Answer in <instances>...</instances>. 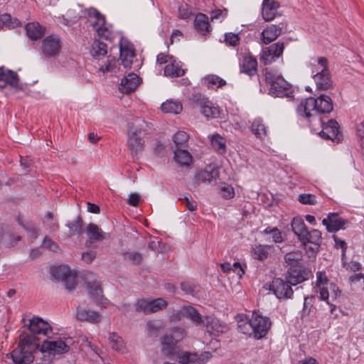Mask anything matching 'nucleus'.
<instances>
[{"label": "nucleus", "mask_w": 364, "mask_h": 364, "mask_svg": "<svg viewBox=\"0 0 364 364\" xmlns=\"http://www.w3.org/2000/svg\"><path fill=\"white\" fill-rule=\"evenodd\" d=\"M333 110V102L330 97L321 95L316 99L309 97L303 100L298 106L297 114L309 122L316 121L323 124L318 113H329Z\"/></svg>", "instance_id": "nucleus-1"}, {"label": "nucleus", "mask_w": 364, "mask_h": 364, "mask_svg": "<svg viewBox=\"0 0 364 364\" xmlns=\"http://www.w3.org/2000/svg\"><path fill=\"white\" fill-rule=\"evenodd\" d=\"M272 326L269 318L259 311H253L251 317L240 316L238 321V331L244 334L252 336L256 339L264 337Z\"/></svg>", "instance_id": "nucleus-2"}, {"label": "nucleus", "mask_w": 364, "mask_h": 364, "mask_svg": "<svg viewBox=\"0 0 364 364\" xmlns=\"http://www.w3.org/2000/svg\"><path fill=\"white\" fill-rule=\"evenodd\" d=\"M38 346L35 339L28 335L20 337L18 347L11 353V358L16 364H29L34 359V354H38Z\"/></svg>", "instance_id": "nucleus-3"}, {"label": "nucleus", "mask_w": 364, "mask_h": 364, "mask_svg": "<svg viewBox=\"0 0 364 364\" xmlns=\"http://www.w3.org/2000/svg\"><path fill=\"white\" fill-rule=\"evenodd\" d=\"M314 289L319 294V299L329 304V299L335 301L341 296V291L338 286L331 282L326 276L325 272H318L316 273V279Z\"/></svg>", "instance_id": "nucleus-4"}, {"label": "nucleus", "mask_w": 364, "mask_h": 364, "mask_svg": "<svg viewBox=\"0 0 364 364\" xmlns=\"http://www.w3.org/2000/svg\"><path fill=\"white\" fill-rule=\"evenodd\" d=\"M87 21L97 33L98 37L106 40H112L113 31L111 26L105 22V16L96 9L90 8L85 11Z\"/></svg>", "instance_id": "nucleus-5"}, {"label": "nucleus", "mask_w": 364, "mask_h": 364, "mask_svg": "<svg viewBox=\"0 0 364 364\" xmlns=\"http://www.w3.org/2000/svg\"><path fill=\"white\" fill-rule=\"evenodd\" d=\"M266 80L270 84L269 95L273 97H293L290 84L284 77L272 71L266 73Z\"/></svg>", "instance_id": "nucleus-6"}, {"label": "nucleus", "mask_w": 364, "mask_h": 364, "mask_svg": "<svg viewBox=\"0 0 364 364\" xmlns=\"http://www.w3.org/2000/svg\"><path fill=\"white\" fill-rule=\"evenodd\" d=\"M304 247L309 257L315 258L320 250L322 243V234L317 229L307 230L298 240Z\"/></svg>", "instance_id": "nucleus-7"}, {"label": "nucleus", "mask_w": 364, "mask_h": 364, "mask_svg": "<svg viewBox=\"0 0 364 364\" xmlns=\"http://www.w3.org/2000/svg\"><path fill=\"white\" fill-rule=\"evenodd\" d=\"M62 46L63 41L58 35H49L41 43V54L46 59L55 58L60 55Z\"/></svg>", "instance_id": "nucleus-8"}, {"label": "nucleus", "mask_w": 364, "mask_h": 364, "mask_svg": "<svg viewBox=\"0 0 364 364\" xmlns=\"http://www.w3.org/2000/svg\"><path fill=\"white\" fill-rule=\"evenodd\" d=\"M144 123L143 120L136 119L129 125L127 144L133 154L142 151L144 148V141L141 137Z\"/></svg>", "instance_id": "nucleus-9"}, {"label": "nucleus", "mask_w": 364, "mask_h": 364, "mask_svg": "<svg viewBox=\"0 0 364 364\" xmlns=\"http://www.w3.org/2000/svg\"><path fill=\"white\" fill-rule=\"evenodd\" d=\"M52 276L56 280H61L65 288L73 290L76 285V272L67 265L54 267L52 270Z\"/></svg>", "instance_id": "nucleus-10"}, {"label": "nucleus", "mask_w": 364, "mask_h": 364, "mask_svg": "<svg viewBox=\"0 0 364 364\" xmlns=\"http://www.w3.org/2000/svg\"><path fill=\"white\" fill-rule=\"evenodd\" d=\"M184 336L183 329L178 328L171 336H164L161 338L162 352L167 356H173L176 353V343Z\"/></svg>", "instance_id": "nucleus-11"}, {"label": "nucleus", "mask_w": 364, "mask_h": 364, "mask_svg": "<svg viewBox=\"0 0 364 364\" xmlns=\"http://www.w3.org/2000/svg\"><path fill=\"white\" fill-rule=\"evenodd\" d=\"M167 301L162 298L155 299H140L136 304V309L149 314L160 311L167 306Z\"/></svg>", "instance_id": "nucleus-12"}, {"label": "nucleus", "mask_w": 364, "mask_h": 364, "mask_svg": "<svg viewBox=\"0 0 364 364\" xmlns=\"http://www.w3.org/2000/svg\"><path fill=\"white\" fill-rule=\"evenodd\" d=\"M269 289L279 299H290L294 294L289 283L280 278H276L272 282Z\"/></svg>", "instance_id": "nucleus-13"}, {"label": "nucleus", "mask_w": 364, "mask_h": 364, "mask_svg": "<svg viewBox=\"0 0 364 364\" xmlns=\"http://www.w3.org/2000/svg\"><path fill=\"white\" fill-rule=\"evenodd\" d=\"M69 349V346L62 340L46 341L42 343L38 351V353H48V355H55L67 353Z\"/></svg>", "instance_id": "nucleus-14"}, {"label": "nucleus", "mask_w": 364, "mask_h": 364, "mask_svg": "<svg viewBox=\"0 0 364 364\" xmlns=\"http://www.w3.org/2000/svg\"><path fill=\"white\" fill-rule=\"evenodd\" d=\"M219 177V169L217 165L210 164L205 168L199 170L195 175V181L198 183H210Z\"/></svg>", "instance_id": "nucleus-15"}, {"label": "nucleus", "mask_w": 364, "mask_h": 364, "mask_svg": "<svg viewBox=\"0 0 364 364\" xmlns=\"http://www.w3.org/2000/svg\"><path fill=\"white\" fill-rule=\"evenodd\" d=\"M284 46L283 43L277 42L264 48L261 53L260 60L264 65H269L283 53Z\"/></svg>", "instance_id": "nucleus-16"}, {"label": "nucleus", "mask_w": 364, "mask_h": 364, "mask_svg": "<svg viewBox=\"0 0 364 364\" xmlns=\"http://www.w3.org/2000/svg\"><path fill=\"white\" fill-rule=\"evenodd\" d=\"M87 288L89 294L92 299L96 302L97 305L101 308H107L111 303L102 295V290L100 283L95 280L93 283L87 282Z\"/></svg>", "instance_id": "nucleus-17"}, {"label": "nucleus", "mask_w": 364, "mask_h": 364, "mask_svg": "<svg viewBox=\"0 0 364 364\" xmlns=\"http://www.w3.org/2000/svg\"><path fill=\"white\" fill-rule=\"evenodd\" d=\"M311 275V272L305 267H292L288 271L287 279L291 286H295L308 280Z\"/></svg>", "instance_id": "nucleus-18"}, {"label": "nucleus", "mask_w": 364, "mask_h": 364, "mask_svg": "<svg viewBox=\"0 0 364 364\" xmlns=\"http://www.w3.org/2000/svg\"><path fill=\"white\" fill-rule=\"evenodd\" d=\"M120 59L124 68H131L135 55L133 45L126 38H122L119 41Z\"/></svg>", "instance_id": "nucleus-19"}, {"label": "nucleus", "mask_w": 364, "mask_h": 364, "mask_svg": "<svg viewBox=\"0 0 364 364\" xmlns=\"http://www.w3.org/2000/svg\"><path fill=\"white\" fill-rule=\"evenodd\" d=\"M196 105L200 114L207 119H214L220 116V107L208 99L198 100Z\"/></svg>", "instance_id": "nucleus-20"}, {"label": "nucleus", "mask_w": 364, "mask_h": 364, "mask_svg": "<svg viewBox=\"0 0 364 364\" xmlns=\"http://www.w3.org/2000/svg\"><path fill=\"white\" fill-rule=\"evenodd\" d=\"M28 328L33 334L43 335L48 337L52 332L50 325L38 316H34L30 320Z\"/></svg>", "instance_id": "nucleus-21"}, {"label": "nucleus", "mask_w": 364, "mask_h": 364, "mask_svg": "<svg viewBox=\"0 0 364 364\" xmlns=\"http://www.w3.org/2000/svg\"><path fill=\"white\" fill-rule=\"evenodd\" d=\"M280 4L277 0H263L261 6V14L265 21H271L278 15Z\"/></svg>", "instance_id": "nucleus-22"}, {"label": "nucleus", "mask_w": 364, "mask_h": 364, "mask_svg": "<svg viewBox=\"0 0 364 364\" xmlns=\"http://www.w3.org/2000/svg\"><path fill=\"white\" fill-rule=\"evenodd\" d=\"M347 221L340 217L337 213H329L327 218H323L322 224L326 227L328 232H335L339 230L344 229Z\"/></svg>", "instance_id": "nucleus-23"}, {"label": "nucleus", "mask_w": 364, "mask_h": 364, "mask_svg": "<svg viewBox=\"0 0 364 364\" xmlns=\"http://www.w3.org/2000/svg\"><path fill=\"white\" fill-rule=\"evenodd\" d=\"M141 82V80L136 74L130 73L122 79L119 90L122 93L129 94L135 90Z\"/></svg>", "instance_id": "nucleus-24"}, {"label": "nucleus", "mask_w": 364, "mask_h": 364, "mask_svg": "<svg viewBox=\"0 0 364 364\" xmlns=\"http://www.w3.org/2000/svg\"><path fill=\"white\" fill-rule=\"evenodd\" d=\"M203 321L207 331L212 336H218L228 330L227 326L215 318L205 317Z\"/></svg>", "instance_id": "nucleus-25"}, {"label": "nucleus", "mask_w": 364, "mask_h": 364, "mask_svg": "<svg viewBox=\"0 0 364 364\" xmlns=\"http://www.w3.org/2000/svg\"><path fill=\"white\" fill-rule=\"evenodd\" d=\"M183 317H188L198 324L204 322L197 310L190 306H183L181 307L178 312L171 316V320H180Z\"/></svg>", "instance_id": "nucleus-26"}, {"label": "nucleus", "mask_w": 364, "mask_h": 364, "mask_svg": "<svg viewBox=\"0 0 364 364\" xmlns=\"http://www.w3.org/2000/svg\"><path fill=\"white\" fill-rule=\"evenodd\" d=\"M339 125L334 119H330L326 124L323 125L322 130L318 133L319 135L326 139H338Z\"/></svg>", "instance_id": "nucleus-27"}, {"label": "nucleus", "mask_w": 364, "mask_h": 364, "mask_svg": "<svg viewBox=\"0 0 364 364\" xmlns=\"http://www.w3.org/2000/svg\"><path fill=\"white\" fill-rule=\"evenodd\" d=\"M18 84V77L16 73L0 68V88L10 85L16 87Z\"/></svg>", "instance_id": "nucleus-28"}, {"label": "nucleus", "mask_w": 364, "mask_h": 364, "mask_svg": "<svg viewBox=\"0 0 364 364\" xmlns=\"http://www.w3.org/2000/svg\"><path fill=\"white\" fill-rule=\"evenodd\" d=\"M76 318L81 321H87L93 323H99L101 316L97 311L78 306L76 311Z\"/></svg>", "instance_id": "nucleus-29"}, {"label": "nucleus", "mask_w": 364, "mask_h": 364, "mask_svg": "<svg viewBox=\"0 0 364 364\" xmlns=\"http://www.w3.org/2000/svg\"><path fill=\"white\" fill-rule=\"evenodd\" d=\"M257 59L249 53L244 55L240 63L241 72L252 76L257 73Z\"/></svg>", "instance_id": "nucleus-30"}, {"label": "nucleus", "mask_w": 364, "mask_h": 364, "mask_svg": "<svg viewBox=\"0 0 364 364\" xmlns=\"http://www.w3.org/2000/svg\"><path fill=\"white\" fill-rule=\"evenodd\" d=\"M313 79L318 90H326L332 87L333 82L329 70L321 73H317L313 75Z\"/></svg>", "instance_id": "nucleus-31"}, {"label": "nucleus", "mask_w": 364, "mask_h": 364, "mask_svg": "<svg viewBox=\"0 0 364 364\" xmlns=\"http://www.w3.org/2000/svg\"><path fill=\"white\" fill-rule=\"evenodd\" d=\"M184 74L185 69L183 68V64L175 59L166 65L164 68V75L170 77H180Z\"/></svg>", "instance_id": "nucleus-32"}, {"label": "nucleus", "mask_w": 364, "mask_h": 364, "mask_svg": "<svg viewBox=\"0 0 364 364\" xmlns=\"http://www.w3.org/2000/svg\"><path fill=\"white\" fill-rule=\"evenodd\" d=\"M175 162L181 167H188L193 162L191 154L185 149H176L173 153Z\"/></svg>", "instance_id": "nucleus-33"}, {"label": "nucleus", "mask_w": 364, "mask_h": 364, "mask_svg": "<svg viewBox=\"0 0 364 364\" xmlns=\"http://www.w3.org/2000/svg\"><path fill=\"white\" fill-rule=\"evenodd\" d=\"M282 28L279 26L271 24L267 26L262 32V41L265 44L274 41L280 34Z\"/></svg>", "instance_id": "nucleus-34"}, {"label": "nucleus", "mask_w": 364, "mask_h": 364, "mask_svg": "<svg viewBox=\"0 0 364 364\" xmlns=\"http://www.w3.org/2000/svg\"><path fill=\"white\" fill-rule=\"evenodd\" d=\"M309 66L311 69L313 75H316L317 73H321L328 70V60L325 57L311 59Z\"/></svg>", "instance_id": "nucleus-35"}, {"label": "nucleus", "mask_w": 364, "mask_h": 364, "mask_svg": "<svg viewBox=\"0 0 364 364\" xmlns=\"http://www.w3.org/2000/svg\"><path fill=\"white\" fill-rule=\"evenodd\" d=\"M27 36L32 40L41 38L45 33V28L38 22H31L26 25Z\"/></svg>", "instance_id": "nucleus-36"}, {"label": "nucleus", "mask_w": 364, "mask_h": 364, "mask_svg": "<svg viewBox=\"0 0 364 364\" xmlns=\"http://www.w3.org/2000/svg\"><path fill=\"white\" fill-rule=\"evenodd\" d=\"M90 53L93 58L100 60L107 53V44L100 41H95L91 46Z\"/></svg>", "instance_id": "nucleus-37"}, {"label": "nucleus", "mask_w": 364, "mask_h": 364, "mask_svg": "<svg viewBox=\"0 0 364 364\" xmlns=\"http://www.w3.org/2000/svg\"><path fill=\"white\" fill-rule=\"evenodd\" d=\"M203 84L209 89H217L226 85V81L216 75H208L202 79Z\"/></svg>", "instance_id": "nucleus-38"}, {"label": "nucleus", "mask_w": 364, "mask_h": 364, "mask_svg": "<svg viewBox=\"0 0 364 364\" xmlns=\"http://www.w3.org/2000/svg\"><path fill=\"white\" fill-rule=\"evenodd\" d=\"M273 250L274 247L272 245H257L253 247L252 254L255 259L264 260L268 257L269 253Z\"/></svg>", "instance_id": "nucleus-39"}, {"label": "nucleus", "mask_w": 364, "mask_h": 364, "mask_svg": "<svg viewBox=\"0 0 364 364\" xmlns=\"http://www.w3.org/2000/svg\"><path fill=\"white\" fill-rule=\"evenodd\" d=\"M161 109L165 113L177 114L182 111L183 107L181 102L178 100H167L161 104Z\"/></svg>", "instance_id": "nucleus-40"}, {"label": "nucleus", "mask_w": 364, "mask_h": 364, "mask_svg": "<svg viewBox=\"0 0 364 364\" xmlns=\"http://www.w3.org/2000/svg\"><path fill=\"white\" fill-rule=\"evenodd\" d=\"M87 237L94 241H99L105 238L107 235L101 228L94 223H90L86 228Z\"/></svg>", "instance_id": "nucleus-41"}, {"label": "nucleus", "mask_w": 364, "mask_h": 364, "mask_svg": "<svg viewBox=\"0 0 364 364\" xmlns=\"http://www.w3.org/2000/svg\"><path fill=\"white\" fill-rule=\"evenodd\" d=\"M291 227L293 232L296 236L297 239L301 237H303L304 234L308 230L304 220L301 217H295L291 220Z\"/></svg>", "instance_id": "nucleus-42"}, {"label": "nucleus", "mask_w": 364, "mask_h": 364, "mask_svg": "<svg viewBox=\"0 0 364 364\" xmlns=\"http://www.w3.org/2000/svg\"><path fill=\"white\" fill-rule=\"evenodd\" d=\"M194 26L198 32L203 34L208 33L210 28L208 16L201 13L198 14L195 17Z\"/></svg>", "instance_id": "nucleus-43"}, {"label": "nucleus", "mask_w": 364, "mask_h": 364, "mask_svg": "<svg viewBox=\"0 0 364 364\" xmlns=\"http://www.w3.org/2000/svg\"><path fill=\"white\" fill-rule=\"evenodd\" d=\"M251 131L257 138L261 139H263L267 134V128L260 118H257L253 121Z\"/></svg>", "instance_id": "nucleus-44"}, {"label": "nucleus", "mask_w": 364, "mask_h": 364, "mask_svg": "<svg viewBox=\"0 0 364 364\" xmlns=\"http://www.w3.org/2000/svg\"><path fill=\"white\" fill-rule=\"evenodd\" d=\"M213 149L220 154L226 152V140L220 134H215L210 136Z\"/></svg>", "instance_id": "nucleus-45"}, {"label": "nucleus", "mask_w": 364, "mask_h": 364, "mask_svg": "<svg viewBox=\"0 0 364 364\" xmlns=\"http://www.w3.org/2000/svg\"><path fill=\"white\" fill-rule=\"evenodd\" d=\"M117 64L118 61L115 59V58L108 56L106 63L100 66L99 70L103 74L107 73L115 74L118 72Z\"/></svg>", "instance_id": "nucleus-46"}, {"label": "nucleus", "mask_w": 364, "mask_h": 364, "mask_svg": "<svg viewBox=\"0 0 364 364\" xmlns=\"http://www.w3.org/2000/svg\"><path fill=\"white\" fill-rule=\"evenodd\" d=\"M109 341L111 347L119 352L124 353L125 345L122 338L114 333H112L109 336Z\"/></svg>", "instance_id": "nucleus-47"}, {"label": "nucleus", "mask_w": 364, "mask_h": 364, "mask_svg": "<svg viewBox=\"0 0 364 364\" xmlns=\"http://www.w3.org/2000/svg\"><path fill=\"white\" fill-rule=\"evenodd\" d=\"M302 259V253L299 250L288 252L284 256L286 263L294 266Z\"/></svg>", "instance_id": "nucleus-48"}, {"label": "nucleus", "mask_w": 364, "mask_h": 364, "mask_svg": "<svg viewBox=\"0 0 364 364\" xmlns=\"http://www.w3.org/2000/svg\"><path fill=\"white\" fill-rule=\"evenodd\" d=\"M220 194L221 196L225 199H231L235 195L234 188L228 183H223L220 185Z\"/></svg>", "instance_id": "nucleus-49"}, {"label": "nucleus", "mask_w": 364, "mask_h": 364, "mask_svg": "<svg viewBox=\"0 0 364 364\" xmlns=\"http://www.w3.org/2000/svg\"><path fill=\"white\" fill-rule=\"evenodd\" d=\"M228 11L226 9H216L211 11L210 20L212 22L221 23L227 16Z\"/></svg>", "instance_id": "nucleus-50"}, {"label": "nucleus", "mask_w": 364, "mask_h": 364, "mask_svg": "<svg viewBox=\"0 0 364 364\" xmlns=\"http://www.w3.org/2000/svg\"><path fill=\"white\" fill-rule=\"evenodd\" d=\"M161 322L160 321H149L146 323V331L151 336H156L158 332L161 328Z\"/></svg>", "instance_id": "nucleus-51"}, {"label": "nucleus", "mask_w": 364, "mask_h": 364, "mask_svg": "<svg viewBox=\"0 0 364 364\" xmlns=\"http://www.w3.org/2000/svg\"><path fill=\"white\" fill-rule=\"evenodd\" d=\"M188 139L189 135L184 131H178L173 136V141L177 146L184 145L188 141Z\"/></svg>", "instance_id": "nucleus-52"}, {"label": "nucleus", "mask_w": 364, "mask_h": 364, "mask_svg": "<svg viewBox=\"0 0 364 364\" xmlns=\"http://www.w3.org/2000/svg\"><path fill=\"white\" fill-rule=\"evenodd\" d=\"M181 203L184 205L190 211H195L197 209V203L193 200L190 194L184 196L183 198H180Z\"/></svg>", "instance_id": "nucleus-53"}, {"label": "nucleus", "mask_w": 364, "mask_h": 364, "mask_svg": "<svg viewBox=\"0 0 364 364\" xmlns=\"http://www.w3.org/2000/svg\"><path fill=\"white\" fill-rule=\"evenodd\" d=\"M197 354L183 352L178 355V362L181 364L196 363Z\"/></svg>", "instance_id": "nucleus-54"}, {"label": "nucleus", "mask_w": 364, "mask_h": 364, "mask_svg": "<svg viewBox=\"0 0 364 364\" xmlns=\"http://www.w3.org/2000/svg\"><path fill=\"white\" fill-rule=\"evenodd\" d=\"M68 227L70 230V235H79L82 229V222L80 218H77L73 222L69 223Z\"/></svg>", "instance_id": "nucleus-55"}, {"label": "nucleus", "mask_w": 364, "mask_h": 364, "mask_svg": "<svg viewBox=\"0 0 364 364\" xmlns=\"http://www.w3.org/2000/svg\"><path fill=\"white\" fill-rule=\"evenodd\" d=\"M299 201L305 205H315L316 203V196L310 193H303L299 196Z\"/></svg>", "instance_id": "nucleus-56"}, {"label": "nucleus", "mask_w": 364, "mask_h": 364, "mask_svg": "<svg viewBox=\"0 0 364 364\" xmlns=\"http://www.w3.org/2000/svg\"><path fill=\"white\" fill-rule=\"evenodd\" d=\"M333 239L335 242V247L336 248H341V259L343 261L344 258L346 257V253L347 250V244L346 242L338 238L337 236L333 235Z\"/></svg>", "instance_id": "nucleus-57"}, {"label": "nucleus", "mask_w": 364, "mask_h": 364, "mask_svg": "<svg viewBox=\"0 0 364 364\" xmlns=\"http://www.w3.org/2000/svg\"><path fill=\"white\" fill-rule=\"evenodd\" d=\"M356 134L363 154H364V122H361L358 124Z\"/></svg>", "instance_id": "nucleus-58"}, {"label": "nucleus", "mask_w": 364, "mask_h": 364, "mask_svg": "<svg viewBox=\"0 0 364 364\" xmlns=\"http://www.w3.org/2000/svg\"><path fill=\"white\" fill-rule=\"evenodd\" d=\"M239 41L238 34L234 33H227L225 34V41L229 46H235L239 43Z\"/></svg>", "instance_id": "nucleus-59"}, {"label": "nucleus", "mask_w": 364, "mask_h": 364, "mask_svg": "<svg viewBox=\"0 0 364 364\" xmlns=\"http://www.w3.org/2000/svg\"><path fill=\"white\" fill-rule=\"evenodd\" d=\"M0 19L1 21H3L2 23H4V26L11 27L18 24V21L17 20H15L14 23H12L11 16L8 14L0 15Z\"/></svg>", "instance_id": "nucleus-60"}, {"label": "nucleus", "mask_w": 364, "mask_h": 364, "mask_svg": "<svg viewBox=\"0 0 364 364\" xmlns=\"http://www.w3.org/2000/svg\"><path fill=\"white\" fill-rule=\"evenodd\" d=\"M173 60H174L173 57L169 55H166L164 53H159L157 55L156 62L159 64H168L170 63Z\"/></svg>", "instance_id": "nucleus-61"}, {"label": "nucleus", "mask_w": 364, "mask_h": 364, "mask_svg": "<svg viewBox=\"0 0 364 364\" xmlns=\"http://www.w3.org/2000/svg\"><path fill=\"white\" fill-rule=\"evenodd\" d=\"M343 267L349 271L357 272L360 269V264L357 261H350L348 263L343 262Z\"/></svg>", "instance_id": "nucleus-62"}, {"label": "nucleus", "mask_w": 364, "mask_h": 364, "mask_svg": "<svg viewBox=\"0 0 364 364\" xmlns=\"http://www.w3.org/2000/svg\"><path fill=\"white\" fill-rule=\"evenodd\" d=\"M140 201V196L137 193H130L127 198V203L132 206H137Z\"/></svg>", "instance_id": "nucleus-63"}, {"label": "nucleus", "mask_w": 364, "mask_h": 364, "mask_svg": "<svg viewBox=\"0 0 364 364\" xmlns=\"http://www.w3.org/2000/svg\"><path fill=\"white\" fill-rule=\"evenodd\" d=\"M96 257V252L92 250L87 251L82 253V259L86 263H90Z\"/></svg>", "instance_id": "nucleus-64"}]
</instances>
